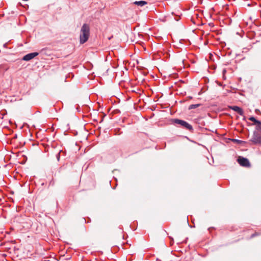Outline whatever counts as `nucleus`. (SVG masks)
<instances>
[{"instance_id": "f257e3e1", "label": "nucleus", "mask_w": 261, "mask_h": 261, "mask_svg": "<svg viewBox=\"0 0 261 261\" xmlns=\"http://www.w3.org/2000/svg\"><path fill=\"white\" fill-rule=\"evenodd\" d=\"M90 36V27L89 24L84 23L81 29L80 42L81 44H84L89 39Z\"/></svg>"}, {"instance_id": "f03ea898", "label": "nucleus", "mask_w": 261, "mask_h": 261, "mask_svg": "<svg viewBox=\"0 0 261 261\" xmlns=\"http://www.w3.org/2000/svg\"><path fill=\"white\" fill-rule=\"evenodd\" d=\"M171 121L172 123L179 125L182 128L188 130L190 132L192 133L194 130L193 126L185 120L179 119H173Z\"/></svg>"}, {"instance_id": "7ed1b4c3", "label": "nucleus", "mask_w": 261, "mask_h": 261, "mask_svg": "<svg viewBox=\"0 0 261 261\" xmlns=\"http://www.w3.org/2000/svg\"><path fill=\"white\" fill-rule=\"evenodd\" d=\"M254 144H261V135L256 132H254L250 140Z\"/></svg>"}, {"instance_id": "20e7f679", "label": "nucleus", "mask_w": 261, "mask_h": 261, "mask_svg": "<svg viewBox=\"0 0 261 261\" xmlns=\"http://www.w3.org/2000/svg\"><path fill=\"white\" fill-rule=\"evenodd\" d=\"M238 162L243 167H248L250 166V164L249 160L245 158L240 156L238 159Z\"/></svg>"}, {"instance_id": "39448f33", "label": "nucleus", "mask_w": 261, "mask_h": 261, "mask_svg": "<svg viewBox=\"0 0 261 261\" xmlns=\"http://www.w3.org/2000/svg\"><path fill=\"white\" fill-rule=\"evenodd\" d=\"M39 55V53L37 52H34L28 54L23 56L22 58V60L25 61H29L31 59H33L35 57Z\"/></svg>"}, {"instance_id": "423d86ee", "label": "nucleus", "mask_w": 261, "mask_h": 261, "mask_svg": "<svg viewBox=\"0 0 261 261\" xmlns=\"http://www.w3.org/2000/svg\"><path fill=\"white\" fill-rule=\"evenodd\" d=\"M229 109L237 112L239 115L244 116V111L242 108L237 106H232L229 107Z\"/></svg>"}, {"instance_id": "0eeeda50", "label": "nucleus", "mask_w": 261, "mask_h": 261, "mask_svg": "<svg viewBox=\"0 0 261 261\" xmlns=\"http://www.w3.org/2000/svg\"><path fill=\"white\" fill-rule=\"evenodd\" d=\"M134 4L137 6H143L147 4V2L144 1H135Z\"/></svg>"}, {"instance_id": "6e6552de", "label": "nucleus", "mask_w": 261, "mask_h": 261, "mask_svg": "<svg viewBox=\"0 0 261 261\" xmlns=\"http://www.w3.org/2000/svg\"><path fill=\"white\" fill-rule=\"evenodd\" d=\"M201 105H202L201 103L192 104V105H190L189 106L188 109L189 110H192V109H196V108L199 107V106H200Z\"/></svg>"}, {"instance_id": "1a4fd4ad", "label": "nucleus", "mask_w": 261, "mask_h": 261, "mask_svg": "<svg viewBox=\"0 0 261 261\" xmlns=\"http://www.w3.org/2000/svg\"><path fill=\"white\" fill-rule=\"evenodd\" d=\"M249 119L252 121L254 123V124H256L257 123H260V121L259 120H257L255 117L251 116L250 117Z\"/></svg>"}, {"instance_id": "9d476101", "label": "nucleus", "mask_w": 261, "mask_h": 261, "mask_svg": "<svg viewBox=\"0 0 261 261\" xmlns=\"http://www.w3.org/2000/svg\"><path fill=\"white\" fill-rule=\"evenodd\" d=\"M255 125H256V129L258 131H261V121L260 123H257Z\"/></svg>"}, {"instance_id": "9b49d317", "label": "nucleus", "mask_w": 261, "mask_h": 261, "mask_svg": "<svg viewBox=\"0 0 261 261\" xmlns=\"http://www.w3.org/2000/svg\"><path fill=\"white\" fill-rule=\"evenodd\" d=\"M231 140L232 142H233L234 143H237L238 144H240L242 142L241 140L236 139H232Z\"/></svg>"}, {"instance_id": "f8f14e48", "label": "nucleus", "mask_w": 261, "mask_h": 261, "mask_svg": "<svg viewBox=\"0 0 261 261\" xmlns=\"http://www.w3.org/2000/svg\"><path fill=\"white\" fill-rule=\"evenodd\" d=\"M62 152V150H60L59 152L56 154V158L58 161H59L60 158V153Z\"/></svg>"}, {"instance_id": "ddd939ff", "label": "nucleus", "mask_w": 261, "mask_h": 261, "mask_svg": "<svg viewBox=\"0 0 261 261\" xmlns=\"http://www.w3.org/2000/svg\"><path fill=\"white\" fill-rule=\"evenodd\" d=\"M54 184H55V182L54 181L53 179H52L50 182H49V185H51V186H54Z\"/></svg>"}, {"instance_id": "4468645a", "label": "nucleus", "mask_w": 261, "mask_h": 261, "mask_svg": "<svg viewBox=\"0 0 261 261\" xmlns=\"http://www.w3.org/2000/svg\"><path fill=\"white\" fill-rule=\"evenodd\" d=\"M257 233H253V234H252L251 235V237H255V236H257Z\"/></svg>"}, {"instance_id": "2eb2a0df", "label": "nucleus", "mask_w": 261, "mask_h": 261, "mask_svg": "<svg viewBox=\"0 0 261 261\" xmlns=\"http://www.w3.org/2000/svg\"><path fill=\"white\" fill-rule=\"evenodd\" d=\"M255 111L256 113L260 112V111L258 109H256Z\"/></svg>"}, {"instance_id": "dca6fc26", "label": "nucleus", "mask_w": 261, "mask_h": 261, "mask_svg": "<svg viewBox=\"0 0 261 261\" xmlns=\"http://www.w3.org/2000/svg\"><path fill=\"white\" fill-rule=\"evenodd\" d=\"M4 47L6 48L7 47V43H5L4 45H3Z\"/></svg>"}]
</instances>
